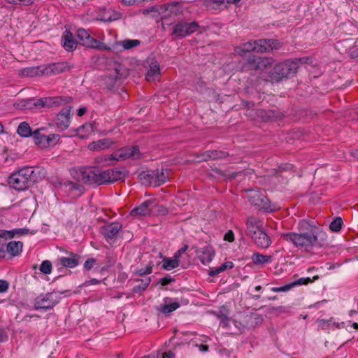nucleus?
Returning <instances> with one entry per match:
<instances>
[{
    "instance_id": "obj_23",
    "label": "nucleus",
    "mask_w": 358,
    "mask_h": 358,
    "mask_svg": "<svg viewBox=\"0 0 358 358\" xmlns=\"http://www.w3.org/2000/svg\"><path fill=\"white\" fill-rule=\"evenodd\" d=\"M263 229V222L253 216L249 217L246 220V234L252 236L257 231Z\"/></svg>"
},
{
    "instance_id": "obj_56",
    "label": "nucleus",
    "mask_w": 358,
    "mask_h": 358,
    "mask_svg": "<svg viewBox=\"0 0 358 358\" xmlns=\"http://www.w3.org/2000/svg\"><path fill=\"white\" fill-rule=\"evenodd\" d=\"M66 187H69L71 190H79L80 191L83 187L76 182L71 181H66L64 182Z\"/></svg>"
},
{
    "instance_id": "obj_57",
    "label": "nucleus",
    "mask_w": 358,
    "mask_h": 358,
    "mask_svg": "<svg viewBox=\"0 0 358 358\" xmlns=\"http://www.w3.org/2000/svg\"><path fill=\"white\" fill-rule=\"evenodd\" d=\"M116 19H117V17H112V15L110 13V11L105 12L103 13V15L101 17V20L104 21V22H110V21H113Z\"/></svg>"
},
{
    "instance_id": "obj_4",
    "label": "nucleus",
    "mask_w": 358,
    "mask_h": 358,
    "mask_svg": "<svg viewBox=\"0 0 358 358\" xmlns=\"http://www.w3.org/2000/svg\"><path fill=\"white\" fill-rule=\"evenodd\" d=\"M308 57L296 58L286 60L274 66L268 76L272 82H280L296 74L299 63H308Z\"/></svg>"
},
{
    "instance_id": "obj_41",
    "label": "nucleus",
    "mask_w": 358,
    "mask_h": 358,
    "mask_svg": "<svg viewBox=\"0 0 358 358\" xmlns=\"http://www.w3.org/2000/svg\"><path fill=\"white\" fill-rule=\"evenodd\" d=\"M319 279L318 275L314 276L313 278H301L297 280H295L290 283L291 288L296 286V285H308L310 282H313L315 280Z\"/></svg>"
},
{
    "instance_id": "obj_20",
    "label": "nucleus",
    "mask_w": 358,
    "mask_h": 358,
    "mask_svg": "<svg viewBox=\"0 0 358 358\" xmlns=\"http://www.w3.org/2000/svg\"><path fill=\"white\" fill-rule=\"evenodd\" d=\"M61 43L63 48L68 52L75 50L78 44V39L74 38L73 34L69 29H66L63 33Z\"/></svg>"
},
{
    "instance_id": "obj_6",
    "label": "nucleus",
    "mask_w": 358,
    "mask_h": 358,
    "mask_svg": "<svg viewBox=\"0 0 358 358\" xmlns=\"http://www.w3.org/2000/svg\"><path fill=\"white\" fill-rule=\"evenodd\" d=\"M248 192V199L250 203L266 213H270L275 210L276 208L273 204H271L268 199L264 194V192L256 188L251 189Z\"/></svg>"
},
{
    "instance_id": "obj_44",
    "label": "nucleus",
    "mask_w": 358,
    "mask_h": 358,
    "mask_svg": "<svg viewBox=\"0 0 358 358\" xmlns=\"http://www.w3.org/2000/svg\"><path fill=\"white\" fill-rule=\"evenodd\" d=\"M290 313V307L288 306H275L270 308L269 313H275L277 315H279L282 313Z\"/></svg>"
},
{
    "instance_id": "obj_15",
    "label": "nucleus",
    "mask_w": 358,
    "mask_h": 358,
    "mask_svg": "<svg viewBox=\"0 0 358 358\" xmlns=\"http://www.w3.org/2000/svg\"><path fill=\"white\" fill-rule=\"evenodd\" d=\"M71 106H67L62 108L58 113L55 124L60 130L66 129L70 124V116H71Z\"/></svg>"
},
{
    "instance_id": "obj_27",
    "label": "nucleus",
    "mask_w": 358,
    "mask_h": 358,
    "mask_svg": "<svg viewBox=\"0 0 358 358\" xmlns=\"http://www.w3.org/2000/svg\"><path fill=\"white\" fill-rule=\"evenodd\" d=\"M45 104V103L43 97L41 99H29L22 101V107L24 109L46 108Z\"/></svg>"
},
{
    "instance_id": "obj_18",
    "label": "nucleus",
    "mask_w": 358,
    "mask_h": 358,
    "mask_svg": "<svg viewBox=\"0 0 358 358\" xmlns=\"http://www.w3.org/2000/svg\"><path fill=\"white\" fill-rule=\"evenodd\" d=\"M195 252L201 264L204 265L210 263L215 254L213 248L209 245L203 248H196Z\"/></svg>"
},
{
    "instance_id": "obj_53",
    "label": "nucleus",
    "mask_w": 358,
    "mask_h": 358,
    "mask_svg": "<svg viewBox=\"0 0 358 358\" xmlns=\"http://www.w3.org/2000/svg\"><path fill=\"white\" fill-rule=\"evenodd\" d=\"M203 4L206 7L214 8L212 7V3H215L217 6H220L224 3V0H202Z\"/></svg>"
},
{
    "instance_id": "obj_8",
    "label": "nucleus",
    "mask_w": 358,
    "mask_h": 358,
    "mask_svg": "<svg viewBox=\"0 0 358 358\" xmlns=\"http://www.w3.org/2000/svg\"><path fill=\"white\" fill-rule=\"evenodd\" d=\"M59 299L55 291L41 294L34 299V309L43 310L52 309L59 303Z\"/></svg>"
},
{
    "instance_id": "obj_47",
    "label": "nucleus",
    "mask_w": 358,
    "mask_h": 358,
    "mask_svg": "<svg viewBox=\"0 0 358 358\" xmlns=\"http://www.w3.org/2000/svg\"><path fill=\"white\" fill-rule=\"evenodd\" d=\"M59 138L60 136L59 134H50L46 136L45 147L50 145H55L59 141Z\"/></svg>"
},
{
    "instance_id": "obj_59",
    "label": "nucleus",
    "mask_w": 358,
    "mask_h": 358,
    "mask_svg": "<svg viewBox=\"0 0 358 358\" xmlns=\"http://www.w3.org/2000/svg\"><path fill=\"white\" fill-rule=\"evenodd\" d=\"M9 283L5 280H0V293L6 292L8 289Z\"/></svg>"
},
{
    "instance_id": "obj_60",
    "label": "nucleus",
    "mask_w": 358,
    "mask_h": 358,
    "mask_svg": "<svg viewBox=\"0 0 358 358\" xmlns=\"http://www.w3.org/2000/svg\"><path fill=\"white\" fill-rule=\"evenodd\" d=\"M224 239L229 242H233L234 241V234L231 230H229L224 236Z\"/></svg>"
},
{
    "instance_id": "obj_30",
    "label": "nucleus",
    "mask_w": 358,
    "mask_h": 358,
    "mask_svg": "<svg viewBox=\"0 0 358 358\" xmlns=\"http://www.w3.org/2000/svg\"><path fill=\"white\" fill-rule=\"evenodd\" d=\"M155 180L154 182V186H159L168 180L169 171L167 169H166V170L164 169H162L160 170L157 169L155 171Z\"/></svg>"
},
{
    "instance_id": "obj_34",
    "label": "nucleus",
    "mask_w": 358,
    "mask_h": 358,
    "mask_svg": "<svg viewBox=\"0 0 358 358\" xmlns=\"http://www.w3.org/2000/svg\"><path fill=\"white\" fill-rule=\"evenodd\" d=\"M234 266V264L232 262H226L224 264H221L219 267L212 268L208 273L210 276H215L219 273L227 270L231 269Z\"/></svg>"
},
{
    "instance_id": "obj_49",
    "label": "nucleus",
    "mask_w": 358,
    "mask_h": 358,
    "mask_svg": "<svg viewBox=\"0 0 358 358\" xmlns=\"http://www.w3.org/2000/svg\"><path fill=\"white\" fill-rule=\"evenodd\" d=\"M153 264L150 262L145 268H140L136 271V274L139 275H148L152 272Z\"/></svg>"
},
{
    "instance_id": "obj_3",
    "label": "nucleus",
    "mask_w": 358,
    "mask_h": 358,
    "mask_svg": "<svg viewBox=\"0 0 358 358\" xmlns=\"http://www.w3.org/2000/svg\"><path fill=\"white\" fill-rule=\"evenodd\" d=\"M46 171L41 166H25L13 173L8 178L11 187L22 191L45 177Z\"/></svg>"
},
{
    "instance_id": "obj_31",
    "label": "nucleus",
    "mask_w": 358,
    "mask_h": 358,
    "mask_svg": "<svg viewBox=\"0 0 358 358\" xmlns=\"http://www.w3.org/2000/svg\"><path fill=\"white\" fill-rule=\"evenodd\" d=\"M136 281L140 282V284L134 286L132 289V292L134 293L141 294V292H144L150 284L151 278L145 277L142 279H136Z\"/></svg>"
},
{
    "instance_id": "obj_54",
    "label": "nucleus",
    "mask_w": 358,
    "mask_h": 358,
    "mask_svg": "<svg viewBox=\"0 0 358 358\" xmlns=\"http://www.w3.org/2000/svg\"><path fill=\"white\" fill-rule=\"evenodd\" d=\"M175 281V279L173 278H172L171 275H166L165 277L162 278H160L159 280V283L162 285V286H166L173 282Z\"/></svg>"
},
{
    "instance_id": "obj_32",
    "label": "nucleus",
    "mask_w": 358,
    "mask_h": 358,
    "mask_svg": "<svg viewBox=\"0 0 358 358\" xmlns=\"http://www.w3.org/2000/svg\"><path fill=\"white\" fill-rule=\"evenodd\" d=\"M28 229H15L13 230H0V238L8 239L12 238L16 234H27Z\"/></svg>"
},
{
    "instance_id": "obj_61",
    "label": "nucleus",
    "mask_w": 358,
    "mask_h": 358,
    "mask_svg": "<svg viewBox=\"0 0 358 358\" xmlns=\"http://www.w3.org/2000/svg\"><path fill=\"white\" fill-rule=\"evenodd\" d=\"M101 280H97L96 278H92L89 280H86L84 283H83V286H89V285H98V284H100L101 283Z\"/></svg>"
},
{
    "instance_id": "obj_22",
    "label": "nucleus",
    "mask_w": 358,
    "mask_h": 358,
    "mask_svg": "<svg viewBox=\"0 0 358 358\" xmlns=\"http://www.w3.org/2000/svg\"><path fill=\"white\" fill-rule=\"evenodd\" d=\"M115 142L109 138L99 139L89 143L87 148L91 151L99 152L110 148Z\"/></svg>"
},
{
    "instance_id": "obj_46",
    "label": "nucleus",
    "mask_w": 358,
    "mask_h": 358,
    "mask_svg": "<svg viewBox=\"0 0 358 358\" xmlns=\"http://www.w3.org/2000/svg\"><path fill=\"white\" fill-rule=\"evenodd\" d=\"M40 271L44 274H50L52 272V263L49 260L43 261L40 266Z\"/></svg>"
},
{
    "instance_id": "obj_38",
    "label": "nucleus",
    "mask_w": 358,
    "mask_h": 358,
    "mask_svg": "<svg viewBox=\"0 0 358 358\" xmlns=\"http://www.w3.org/2000/svg\"><path fill=\"white\" fill-rule=\"evenodd\" d=\"M42 130H43V129H36L34 131L32 136L36 145L45 147L46 136L45 134H41V131Z\"/></svg>"
},
{
    "instance_id": "obj_7",
    "label": "nucleus",
    "mask_w": 358,
    "mask_h": 358,
    "mask_svg": "<svg viewBox=\"0 0 358 358\" xmlns=\"http://www.w3.org/2000/svg\"><path fill=\"white\" fill-rule=\"evenodd\" d=\"M76 36L78 39V44L80 43L87 48L99 50H110V48L107 45L93 38L85 29H78Z\"/></svg>"
},
{
    "instance_id": "obj_13",
    "label": "nucleus",
    "mask_w": 358,
    "mask_h": 358,
    "mask_svg": "<svg viewBox=\"0 0 358 358\" xmlns=\"http://www.w3.org/2000/svg\"><path fill=\"white\" fill-rule=\"evenodd\" d=\"M255 52L259 53L269 52L273 50H279L282 43L276 39L262 38L255 40Z\"/></svg>"
},
{
    "instance_id": "obj_19",
    "label": "nucleus",
    "mask_w": 358,
    "mask_h": 358,
    "mask_svg": "<svg viewBox=\"0 0 358 358\" xmlns=\"http://www.w3.org/2000/svg\"><path fill=\"white\" fill-rule=\"evenodd\" d=\"M257 247L263 249L268 248L272 243L271 238L262 229L257 231L255 234L250 236Z\"/></svg>"
},
{
    "instance_id": "obj_12",
    "label": "nucleus",
    "mask_w": 358,
    "mask_h": 358,
    "mask_svg": "<svg viewBox=\"0 0 358 358\" xmlns=\"http://www.w3.org/2000/svg\"><path fill=\"white\" fill-rule=\"evenodd\" d=\"M122 229V224L119 222H112L105 224L101 229V233L108 243L114 241L120 231Z\"/></svg>"
},
{
    "instance_id": "obj_10",
    "label": "nucleus",
    "mask_w": 358,
    "mask_h": 358,
    "mask_svg": "<svg viewBox=\"0 0 358 358\" xmlns=\"http://www.w3.org/2000/svg\"><path fill=\"white\" fill-rule=\"evenodd\" d=\"M128 76L127 69L120 64H115L113 71H111L105 76L104 82L106 87L108 90H113L116 86L117 82L124 79Z\"/></svg>"
},
{
    "instance_id": "obj_55",
    "label": "nucleus",
    "mask_w": 358,
    "mask_h": 358,
    "mask_svg": "<svg viewBox=\"0 0 358 358\" xmlns=\"http://www.w3.org/2000/svg\"><path fill=\"white\" fill-rule=\"evenodd\" d=\"M290 283L286 284L282 287H273L271 288V290L273 292H287L291 289Z\"/></svg>"
},
{
    "instance_id": "obj_33",
    "label": "nucleus",
    "mask_w": 358,
    "mask_h": 358,
    "mask_svg": "<svg viewBox=\"0 0 358 358\" xmlns=\"http://www.w3.org/2000/svg\"><path fill=\"white\" fill-rule=\"evenodd\" d=\"M33 132L30 125L27 122H21L17 129V133L22 137L27 138L31 136Z\"/></svg>"
},
{
    "instance_id": "obj_24",
    "label": "nucleus",
    "mask_w": 358,
    "mask_h": 358,
    "mask_svg": "<svg viewBox=\"0 0 358 358\" xmlns=\"http://www.w3.org/2000/svg\"><path fill=\"white\" fill-rule=\"evenodd\" d=\"M46 108L58 107L72 101L71 96H57L43 97Z\"/></svg>"
},
{
    "instance_id": "obj_48",
    "label": "nucleus",
    "mask_w": 358,
    "mask_h": 358,
    "mask_svg": "<svg viewBox=\"0 0 358 358\" xmlns=\"http://www.w3.org/2000/svg\"><path fill=\"white\" fill-rule=\"evenodd\" d=\"M97 264V261L94 258H89L87 259L83 265V268L85 271H90L96 264Z\"/></svg>"
},
{
    "instance_id": "obj_17",
    "label": "nucleus",
    "mask_w": 358,
    "mask_h": 358,
    "mask_svg": "<svg viewBox=\"0 0 358 358\" xmlns=\"http://www.w3.org/2000/svg\"><path fill=\"white\" fill-rule=\"evenodd\" d=\"M66 253L69 255L68 257H62L59 259V263L62 266L73 268L80 264L82 259L80 255L68 251Z\"/></svg>"
},
{
    "instance_id": "obj_14",
    "label": "nucleus",
    "mask_w": 358,
    "mask_h": 358,
    "mask_svg": "<svg viewBox=\"0 0 358 358\" xmlns=\"http://www.w3.org/2000/svg\"><path fill=\"white\" fill-rule=\"evenodd\" d=\"M73 67L68 62H60L44 64L45 76H50L69 71Z\"/></svg>"
},
{
    "instance_id": "obj_62",
    "label": "nucleus",
    "mask_w": 358,
    "mask_h": 358,
    "mask_svg": "<svg viewBox=\"0 0 358 358\" xmlns=\"http://www.w3.org/2000/svg\"><path fill=\"white\" fill-rule=\"evenodd\" d=\"M106 259L108 266H113L116 262L115 258L110 254L106 255Z\"/></svg>"
},
{
    "instance_id": "obj_16",
    "label": "nucleus",
    "mask_w": 358,
    "mask_h": 358,
    "mask_svg": "<svg viewBox=\"0 0 358 358\" xmlns=\"http://www.w3.org/2000/svg\"><path fill=\"white\" fill-rule=\"evenodd\" d=\"M264 319L262 315L256 313H249L243 315L241 317V323L243 328H254L262 323Z\"/></svg>"
},
{
    "instance_id": "obj_36",
    "label": "nucleus",
    "mask_w": 358,
    "mask_h": 358,
    "mask_svg": "<svg viewBox=\"0 0 358 358\" xmlns=\"http://www.w3.org/2000/svg\"><path fill=\"white\" fill-rule=\"evenodd\" d=\"M251 259L255 264H263L271 262L272 257L271 255H264L257 252L252 255Z\"/></svg>"
},
{
    "instance_id": "obj_52",
    "label": "nucleus",
    "mask_w": 358,
    "mask_h": 358,
    "mask_svg": "<svg viewBox=\"0 0 358 358\" xmlns=\"http://www.w3.org/2000/svg\"><path fill=\"white\" fill-rule=\"evenodd\" d=\"M210 150H207L206 152H203L201 154H197L196 155V158H197V162H207L208 160H211V158L210 157Z\"/></svg>"
},
{
    "instance_id": "obj_37",
    "label": "nucleus",
    "mask_w": 358,
    "mask_h": 358,
    "mask_svg": "<svg viewBox=\"0 0 358 358\" xmlns=\"http://www.w3.org/2000/svg\"><path fill=\"white\" fill-rule=\"evenodd\" d=\"M264 118L265 120L273 121L275 120H280L283 118L284 115L279 110H264Z\"/></svg>"
},
{
    "instance_id": "obj_35",
    "label": "nucleus",
    "mask_w": 358,
    "mask_h": 358,
    "mask_svg": "<svg viewBox=\"0 0 358 358\" xmlns=\"http://www.w3.org/2000/svg\"><path fill=\"white\" fill-rule=\"evenodd\" d=\"M179 266V259L177 258H175V256H173V258H169V257H164L163 259V264H162V269L170 271L171 269L176 268Z\"/></svg>"
},
{
    "instance_id": "obj_50",
    "label": "nucleus",
    "mask_w": 358,
    "mask_h": 358,
    "mask_svg": "<svg viewBox=\"0 0 358 358\" xmlns=\"http://www.w3.org/2000/svg\"><path fill=\"white\" fill-rule=\"evenodd\" d=\"M331 318L330 320L318 319L317 323L318 327L323 330L328 329L331 324Z\"/></svg>"
},
{
    "instance_id": "obj_40",
    "label": "nucleus",
    "mask_w": 358,
    "mask_h": 358,
    "mask_svg": "<svg viewBox=\"0 0 358 358\" xmlns=\"http://www.w3.org/2000/svg\"><path fill=\"white\" fill-rule=\"evenodd\" d=\"M140 178L141 180H144L145 182L149 185H153L155 180V171L150 172H142L140 173Z\"/></svg>"
},
{
    "instance_id": "obj_21",
    "label": "nucleus",
    "mask_w": 358,
    "mask_h": 358,
    "mask_svg": "<svg viewBox=\"0 0 358 358\" xmlns=\"http://www.w3.org/2000/svg\"><path fill=\"white\" fill-rule=\"evenodd\" d=\"M154 202L152 200H147L141 205L133 208L130 212V215L136 216H147L150 215L152 212V205Z\"/></svg>"
},
{
    "instance_id": "obj_43",
    "label": "nucleus",
    "mask_w": 358,
    "mask_h": 358,
    "mask_svg": "<svg viewBox=\"0 0 358 358\" xmlns=\"http://www.w3.org/2000/svg\"><path fill=\"white\" fill-rule=\"evenodd\" d=\"M342 225V218L341 217H337L330 223L329 228L334 232H338L341 231Z\"/></svg>"
},
{
    "instance_id": "obj_5",
    "label": "nucleus",
    "mask_w": 358,
    "mask_h": 358,
    "mask_svg": "<svg viewBox=\"0 0 358 358\" xmlns=\"http://www.w3.org/2000/svg\"><path fill=\"white\" fill-rule=\"evenodd\" d=\"M271 58L262 57L255 55H249L242 65V70L245 72L255 71L261 73L272 66Z\"/></svg>"
},
{
    "instance_id": "obj_29",
    "label": "nucleus",
    "mask_w": 358,
    "mask_h": 358,
    "mask_svg": "<svg viewBox=\"0 0 358 358\" xmlns=\"http://www.w3.org/2000/svg\"><path fill=\"white\" fill-rule=\"evenodd\" d=\"M23 243L21 241H10L7 244L6 250L12 256H17L22 250Z\"/></svg>"
},
{
    "instance_id": "obj_64",
    "label": "nucleus",
    "mask_w": 358,
    "mask_h": 358,
    "mask_svg": "<svg viewBox=\"0 0 358 358\" xmlns=\"http://www.w3.org/2000/svg\"><path fill=\"white\" fill-rule=\"evenodd\" d=\"M187 248H188V245H185L182 248H181L180 250H178L174 254L175 258H177L178 259H179V258L180 257L182 253H184L187 250Z\"/></svg>"
},
{
    "instance_id": "obj_51",
    "label": "nucleus",
    "mask_w": 358,
    "mask_h": 358,
    "mask_svg": "<svg viewBox=\"0 0 358 358\" xmlns=\"http://www.w3.org/2000/svg\"><path fill=\"white\" fill-rule=\"evenodd\" d=\"M255 40L250 41L243 45L242 52H255Z\"/></svg>"
},
{
    "instance_id": "obj_9",
    "label": "nucleus",
    "mask_w": 358,
    "mask_h": 358,
    "mask_svg": "<svg viewBox=\"0 0 358 358\" xmlns=\"http://www.w3.org/2000/svg\"><path fill=\"white\" fill-rule=\"evenodd\" d=\"M199 27L197 22H187L180 20L173 25L171 35L178 38H183L196 32Z\"/></svg>"
},
{
    "instance_id": "obj_2",
    "label": "nucleus",
    "mask_w": 358,
    "mask_h": 358,
    "mask_svg": "<svg viewBox=\"0 0 358 358\" xmlns=\"http://www.w3.org/2000/svg\"><path fill=\"white\" fill-rule=\"evenodd\" d=\"M78 173V180L85 184L98 186L113 183L124 177L123 172L118 169L102 171L95 166L80 168Z\"/></svg>"
},
{
    "instance_id": "obj_39",
    "label": "nucleus",
    "mask_w": 358,
    "mask_h": 358,
    "mask_svg": "<svg viewBox=\"0 0 358 358\" xmlns=\"http://www.w3.org/2000/svg\"><path fill=\"white\" fill-rule=\"evenodd\" d=\"M210 155L211 160L222 159L229 156L227 152L216 150H210Z\"/></svg>"
},
{
    "instance_id": "obj_28",
    "label": "nucleus",
    "mask_w": 358,
    "mask_h": 358,
    "mask_svg": "<svg viewBox=\"0 0 358 358\" xmlns=\"http://www.w3.org/2000/svg\"><path fill=\"white\" fill-rule=\"evenodd\" d=\"M160 75V68L159 63L155 61L150 64V69L146 73V80L148 81H153L156 77Z\"/></svg>"
},
{
    "instance_id": "obj_63",
    "label": "nucleus",
    "mask_w": 358,
    "mask_h": 358,
    "mask_svg": "<svg viewBox=\"0 0 358 358\" xmlns=\"http://www.w3.org/2000/svg\"><path fill=\"white\" fill-rule=\"evenodd\" d=\"M293 169V165L291 164H281L280 166H279V170L280 171H291Z\"/></svg>"
},
{
    "instance_id": "obj_45",
    "label": "nucleus",
    "mask_w": 358,
    "mask_h": 358,
    "mask_svg": "<svg viewBox=\"0 0 358 358\" xmlns=\"http://www.w3.org/2000/svg\"><path fill=\"white\" fill-rule=\"evenodd\" d=\"M229 311L224 306H222L219 310L217 317L221 320V323H224V321H229Z\"/></svg>"
},
{
    "instance_id": "obj_25",
    "label": "nucleus",
    "mask_w": 358,
    "mask_h": 358,
    "mask_svg": "<svg viewBox=\"0 0 358 358\" xmlns=\"http://www.w3.org/2000/svg\"><path fill=\"white\" fill-rule=\"evenodd\" d=\"M164 303L156 307V310L164 315H169L180 307L178 302L169 303L171 301L169 297L164 298Z\"/></svg>"
},
{
    "instance_id": "obj_11",
    "label": "nucleus",
    "mask_w": 358,
    "mask_h": 358,
    "mask_svg": "<svg viewBox=\"0 0 358 358\" xmlns=\"http://www.w3.org/2000/svg\"><path fill=\"white\" fill-rule=\"evenodd\" d=\"M141 153L138 145L126 146L117 150L110 155L109 159L113 161L125 160L129 158L139 159Z\"/></svg>"
},
{
    "instance_id": "obj_26",
    "label": "nucleus",
    "mask_w": 358,
    "mask_h": 358,
    "mask_svg": "<svg viewBox=\"0 0 358 358\" xmlns=\"http://www.w3.org/2000/svg\"><path fill=\"white\" fill-rule=\"evenodd\" d=\"M43 68L44 65L27 67L21 70V74L27 77L45 76V70Z\"/></svg>"
},
{
    "instance_id": "obj_1",
    "label": "nucleus",
    "mask_w": 358,
    "mask_h": 358,
    "mask_svg": "<svg viewBox=\"0 0 358 358\" xmlns=\"http://www.w3.org/2000/svg\"><path fill=\"white\" fill-rule=\"evenodd\" d=\"M299 233L287 232L282 234L284 240L292 243L299 249L309 252L314 247H320L318 236L322 233L315 226L306 220H301L298 224Z\"/></svg>"
},
{
    "instance_id": "obj_42",
    "label": "nucleus",
    "mask_w": 358,
    "mask_h": 358,
    "mask_svg": "<svg viewBox=\"0 0 358 358\" xmlns=\"http://www.w3.org/2000/svg\"><path fill=\"white\" fill-rule=\"evenodd\" d=\"M120 43L124 50H130L141 44V41L137 39H125Z\"/></svg>"
},
{
    "instance_id": "obj_58",
    "label": "nucleus",
    "mask_w": 358,
    "mask_h": 358,
    "mask_svg": "<svg viewBox=\"0 0 358 358\" xmlns=\"http://www.w3.org/2000/svg\"><path fill=\"white\" fill-rule=\"evenodd\" d=\"M110 155H103L99 157L96 158V162L98 164H108V161H113V159H109Z\"/></svg>"
}]
</instances>
